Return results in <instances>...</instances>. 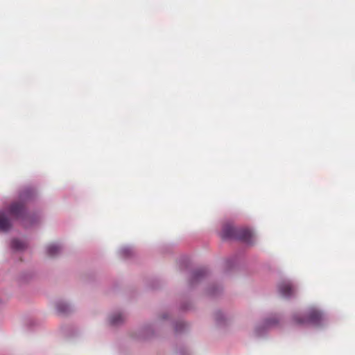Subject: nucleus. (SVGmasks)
I'll return each mask as SVG.
<instances>
[{
  "label": "nucleus",
  "instance_id": "f257e3e1",
  "mask_svg": "<svg viewBox=\"0 0 355 355\" xmlns=\"http://www.w3.org/2000/svg\"><path fill=\"white\" fill-rule=\"evenodd\" d=\"M25 216V206L21 202H14L4 211H0V231L7 232L11 227L10 218L20 219Z\"/></svg>",
  "mask_w": 355,
  "mask_h": 355
},
{
  "label": "nucleus",
  "instance_id": "f03ea898",
  "mask_svg": "<svg viewBox=\"0 0 355 355\" xmlns=\"http://www.w3.org/2000/svg\"><path fill=\"white\" fill-rule=\"evenodd\" d=\"M223 239H236L251 243L252 242V233L246 228H236L230 224L223 226L220 233Z\"/></svg>",
  "mask_w": 355,
  "mask_h": 355
},
{
  "label": "nucleus",
  "instance_id": "7ed1b4c3",
  "mask_svg": "<svg viewBox=\"0 0 355 355\" xmlns=\"http://www.w3.org/2000/svg\"><path fill=\"white\" fill-rule=\"evenodd\" d=\"M322 313L319 310L315 308H311L309 310L306 317L295 315L293 320L299 324H304L306 323L319 324L322 320Z\"/></svg>",
  "mask_w": 355,
  "mask_h": 355
},
{
  "label": "nucleus",
  "instance_id": "20e7f679",
  "mask_svg": "<svg viewBox=\"0 0 355 355\" xmlns=\"http://www.w3.org/2000/svg\"><path fill=\"white\" fill-rule=\"evenodd\" d=\"M278 290L282 296L288 297L295 292L293 285L288 282H283L278 286Z\"/></svg>",
  "mask_w": 355,
  "mask_h": 355
},
{
  "label": "nucleus",
  "instance_id": "39448f33",
  "mask_svg": "<svg viewBox=\"0 0 355 355\" xmlns=\"http://www.w3.org/2000/svg\"><path fill=\"white\" fill-rule=\"evenodd\" d=\"M60 251V247L57 244H51L46 248V253L49 257H54Z\"/></svg>",
  "mask_w": 355,
  "mask_h": 355
},
{
  "label": "nucleus",
  "instance_id": "423d86ee",
  "mask_svg": "<svg viewBox=\"0 0 355 355\" xmlns=\"http://www.w3.org/2000/svg\"><path fill=\"white\" fill-rule=\"evenodd\" d=\"M25 246V243L19 239H13L12 241V248L15 250H23Z\"/></svg>",
  "mask_w": 355,
  "mask_h": 355
},
{
  "label": "nucleus",
  "instance_id": "0eeeda50",
  "mask_svg": "<svg viewBox=\"0 0 355 355\" xmlns=\"http://www.w3.org/2000/svg\"><path fill=\"white\" fill-rule=\"evenodd\" d=\"M112 324H118L123 320V316L121 313L113 315L110 318Z\"/></svg>",
  "mask_w": 355,
  "mask_h": 355
},
{
  "label": "nucleus",
  "instance_id": "6e6552de",
  "mask_svg": "<svg viewBox=\"0 0 355 355\" xmlns=\"http://www.w3.org/2000/svg\"><path fill=\"white\" fill-rule=\"evenodd\" d=\"M33 196V191L31 189H26L20 194V198L22 200H26L31 198Z\"/></svg>",
  "mask_w": 355,
  "mask_h": 355
},
{
  "label": "nucleus",
  "instance_id": "1a4fd4ad",
  "mask_svg": "<svg viewBox=\"0 0 355 355\" xmlns=\"http://www.w3.org/2000/svg\"><path fill=\"white\" fill-rule=\"evenodd\" d=\"M206 273V271L204 268H200L197 270L193 273V278L197 279L199 277L204 275Z\"/></svg>",
  "mask_w": 355,
  "mask_h": 355
},
{
  "label": "nucleus",
  "instance_id": "9d476101",
  "mask_svg": "<svg viewBox=\"0 0 355 355\" xmlns=\"http://www.w3.org/2000/svg\"><path fill=\"white\" fill-rule=\"evenodd\" d=\"M58 310L61 313H65L67 311V306L63 304H58Z\"/></svg>",
  "mask_w": 355,
  "mask_h": 355
},
{
  "label": "nucleus",
  "instance_id": "9b49d317",
  "mask_svg": "<svg viewBox=\"0 0 355 355\" xmlns=\"http://www.w3.org/2000/svg\"><path fill=\"white\" fill-rule=\"evenodd\" d=\"M125 252H126V250H123V253H125Z\"/></svg>",
  "mask_w": 355,
  "mask_h": 355
}]
</instances>
